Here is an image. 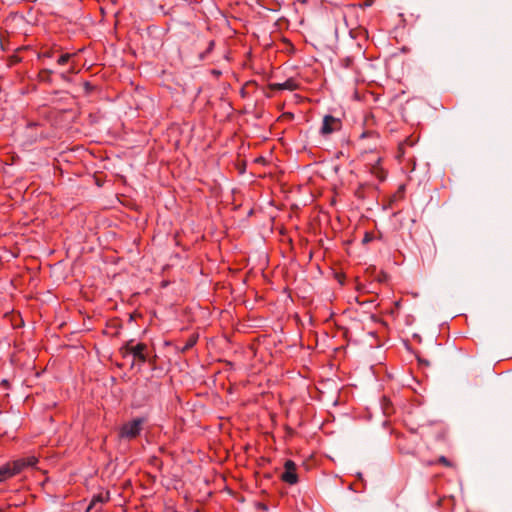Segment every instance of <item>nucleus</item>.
Returning a JSON list of instances; mask_svg holds the SVG:
<instances>
[{
	"instance_id": "obj_5",
	"label": "nucleus",
	"mask_w": 512,
	"mask_h": 512,
	"mask_svg": "<svg viewBox=\"0 0 512 512\" xmlns=\"http://www.w3.org/2000/svg\"><path fill=\"white\" fill-rule=\"evenodd\" d=\"M21 462H10L0 467V483L21 472Z\"/></svg>"
},
{
	"instance_id": "obj_14",
	"label": "nucleus",
	"mask_w": 512,
	"mask_h": 512,
	"mask_svg": "<svg viewBox=\"0 0 512 512\" xmlns=\"http://www.w3.org/2000/svg\"><path fill=\"white\" fill-rule=\"evenodd\" d=\"M194 345V341L188 342V344L185 346V348L192 347Z\"/></svg>"
},
{
	"instance_id": "obj_1",
	"label": "nucleus",
	"mask_w": 512,
	"mask_h": 512,
	"mask_svg": "<svg viewBox=\"0 0 512 512\" xmlns=\"http://www.w3.org/2000/svg\"><path fill=\"white\" fill-rule=\"evenodd\" d=\"M146 350H147L146 344H144V343L133 344V341H129L121 348V352L124 357L130 356V355L133 357L132 365L134 364L135 360H138L141 364L146 362V360H147Z\"/></svg>"
},
{
	"instance_id": "obj_8",
	"label": "nucleus",
	"mask_w": 512,
	"mask_h": 512,
	"mask_svg": "<svg viewBox=\"0 0 512 512\" xmlns=\"http://www.w3.org/2000/svg\"><path fill=\"white\" fill-rule=\"evenodd\" d=\"M380 158L377 159L376 164L372 166L371 173L380 181L386 178L385 170L379 165Z\"/></svg>"
},
{
	"instance_id": "obj_4",
	"label": "nucleus",
	"mask_w": 512,
	"mask_h": 512,
	"mask_svg": "<svg viewBox=\"0 0 512 512\" xmlns=\"http://www.w3.org/2000/svg\"><path fill=\"white\" fill-rule=\"evenodd\" d=\"M282 481L287 484L294 485L298 482L296 473V464L292 460H287L284 464V472L281 475Z\"/></svg>"
},
{
	"instance_id": "obj_11",
	"label": "nucleus",
	"mask_w": 512,
	"mask_h": 512,
	"mask_svg": "<svg viewBox=\"0 0 512 512\" xmlns=\"http://www.w3.org/2000/svg\"><path fill=\"white\" fill-rule=\"evenodd\" d=\"M70 58H71V54H69V53L62 54L58 58L57 64L58 65H64V64H66L69 61Z\"/></svg>"
},
{
	"instance_id": "obj_6",
	"label": "nucleus",
	"mask_w": 512,
	"mask_h": 512,
	"mask_svg": "<svg viewBox=\"0 0 512 512\" xmlns=\"http://www.w3.org/2000/svg\"><path fill=\"white\" fill-rule=\"evenodd\" d=\"M374 122H375V119H374L373 114L368 113L365 115L364 125L366 126V130L361 133L360 139L371 138L375 141L378 139V133L374 129L371 128V126L374 124Z\"/></svg>"
},
{
	"instance_id": "obj_13",
	"label": "nucleus",
	"mask_w": 512,
	"mask_h": 512,
	"mask_svg": "<svg viewBox=\"0 0 512 512\" xmlns=\"http://www.w3.org/2000/svg\"><path fill=\"white\" fill-rule=\"evenodd\" d=\"M439 463L445 465V466H451V463L450 461L445 457V456H441L439 459H438Z\"/></svg>"
},
{
	"instance_id": "obj_3",
	"label": "nucleus",
	"mask_w": 512,
	"mask_h": 512,
	"mask_svg": "<svg viewBox=\"0 0 512 512\" xmlns=\"http://www.w3.org/2000/svg\"><path fill=\"white\" fill-rule=\"evenodd\" d=\"M342 123L339 118L332 115H325L323 118L320 133L322 135H329L341 129Z\"/></svg>"
},
{
	"instance_id": "obj_2",
	"label": "nucleus",
	"mask_w": 512,
	"mask_h": 512,
	"mask_svg": "<svg viewBox=\"0 0 512 512\" xmlns=\"http://www.w3.org/2000/svg\"><path fill=\"white\" fill-rule=\"evenodd\" d=\"M143 423V418H135L132 421L123 424L119 432L120 437L129 440L136 438L142 430Z\"/></svg>"
},
{
	"instance_id": "obj_12",
	"label": "nucleus",
	"mask_w": 512,
	"mask_h": 512,
	"mask_svg": "<svg viewBox=\"0 0 512 512\" xmlns=\"http://www.w3.org/2000/svg\"><path fill=\"white\" fill-rule=\"evenodd\" d=\"M405 145H411V146H412V145H413V142H412V141H410L409 139H406L403 143H401V144L399 145V150H400L402 153H404V146H405Z\"/></svg>"
},
{
	"instance_id": "obj_10",
	"label": "nucleus",
	"mask_w": 512,
	"mask_h": 512,
	"mask_svg": "<svg viewBox=\"0 0 512 512\" xmlns=\"http://www.w3.org/2000/svg\"><path fill=\"white\" fill-rule=\"evenodd\" d=\"M340 63L342 65V67L346 68V69H354L355 68V65H354V58L351 57V56H347L345 58H342L340 60Z\"/></svg>"
},
{
	"instance_id": "obj_7",
	"label": "nucleus",
	"mask_w": 512,
	"mask_h": 512,
	"mask_svg": "<svg viewBox=\"0 0 512 512\" xmlns=\"http://www.w3.org/2000/svg\"><path fill=\"white\" fill-rule=\"evenodd\" d=\"M273 88L277 90H289L294 91L298 88V84L293 79H288L283 83H276L273 85Z\"/></svg>"
},
{
	"instance_id": "obj_9",
	"label": "nucleus",
	"mask_w": 512,
	"mask_h": 512,
	"mask_svg": "<svg viewBox=\"0 0 512 512\" xmlns=\"http://www.w3.org/2000/svg\"><path fill=\"white\" fill-rule=\"evenodd\" d=\"M14 462H21V471L26 467H34L38 463V459L35 456H28L26 458L15 460Z\"/></svg>"
}]
</instances>
